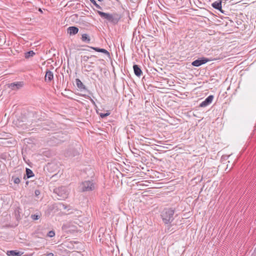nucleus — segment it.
Wrapping results in <instances>:
<instances>
[{
    "label": "nucleus",
    "instance_id": "obj_30",
    "mask_svg": "<svg viewBox=\"0 0 256 256\" xmlns=\"http://www.w3.org/2000/svg\"><path fill=\"white\" fill-rule=\"evenodd\" d=\"M98 0V1H99V2H102V1L103 0Z\"/></svg>",
    "mask_w": 256,
    "mask_h": 256
},
{
    "label": "nucleus",
    "instance_id": "obj_21",
    "mask_svg": "<svg viewBox=\"0 0 256 256\" xmlns=\"http://www.w3.org/2000/svg\"><path fill=\"white\" fill-rule=\"evenodd\" d=\"M12 180H13L14 182L16 184H18L20 182V180L18 177H16L14 176H12Z\"/></svg>",
    "mask_w": 256,
    "mask_h": 256
},
{
    "label": "nucleus",
    "instance_id": "obj_28",
    "mask_svg": "<svg viewBox=\"0 0 256 256\" xmlns=\"http://www.w3.org/2000/svg\"><path fill=\"white\" fill-rule=\"evenodd\" d=\"M91 67H92V66H88V68L90 70V68H91Z\"/></svg>",
    "mask_w": 256,
    "mask_h": 256
},
{
    "label": "nucleus",
    "instance_id": "obj_27",
    "mask_svg": "<svg viewBox=\"0 0 256 256\" xmlns=\"http://www.w3.org/2000/svg\"><path fill=\"white\" fill-rule=\"evenodd\" d=\"M46 256H54V254L52 252L47 254Z\"/></svg>",
    "mask_w": 256,
    "mask_h": 256
},
{
    "label": "nucleus",
    "instance_id": "obj_9",
    "mask_svg": "<svg viewBox=\"0 0 256 256\" xmlns=\"http://www.w3.org/2000/svg\"><path fill=\"white\" fill-rule=\"evenodd\" d=\"M44 78L46 82H50L54 78L53 72L50 70H46Z\"/></svg>",
    "mask_w": 256,
    "mask_h": 256
},
{
    "label": "nucleus",
    "instance_id": "obj_24",
    "mask_svg": "<svg viewBox=\"0 0 256 256\" xmlns=\"http://www.w3.org/2000/svg\"><path fill=\"white\" fill-rule=\"evenodd\" d=\"M110 114V112H106V113H104V114L101 113L100 114V116L102 118H104L106 117L107 116H109Z\"/></svg>",
    "mask_w": 256,
    "mask_h": 256
},
{
    "label": "nucleus",
    "instance_id": "obj_29",
    "mask_svg": "<svg viewBox=\"0 0 256 256\" xmlns=\"http://www.w3.org/2000/svg\"><path fill=\"white\" fill-rule=\"evenodd\" d=\"M92 104H95L94 102L92 100Z\"/></svg>",
    "mask_w": 256,
    "mask_h": 256
},
{
    "label": "nucleus",
    "instance_id": "obj_7",
    "mask_svg": "<svg viewBox=\"0 0 256 256\" xmlns=\"http://www.w3.org/2000/svg\"><path fill=\"white\" fill-rule=\"evenodd\" d=\"M214 96L210 95L208 96L204 101L202 102L200 104V107L204 108L210 104L214 99Z\"/></svg>",
    "mask_w": 256,
    "mask_h": 256
},
{
    "label": "nucleus",
    "instance_id": "obj_18",
    "mask_svg": "<svg viewBox=\"0 0 256 256\" xmlns=\"http://www.w3.org/2000/svg\"><path fill=\"white\" fill-rule=\"evenodd\" d=\"M82 40L87 43H89L90 41V38L88 34H84L82 36Z\"/></svg>",
    "mask_w": 256,
    "mask_h": 256
},
{
    "label": "nucleus",
    "instance_id": "obj_23",
    "mask_svg": "<svg viewBox=\"0 0 256 256\" xmlns=\"http://www.w3.org/2000/svg\"><path fill=\"white\" fill-rule=\"evenodd\" d=\"M54 236H55V232L54 230L50 231L47 234V236L50 238L54 237Z\"/></svg>",
    "mask_w": 256,
    "mask_h": 256
},
{
    "label": "nucleus",
    "instance_id": "obj_12",
    "mask_svg": "<svg viewBox=\"0 0 256 256\" xmlns=\"http://www.w3.org/2000/svg\"><path fill=\"white\" fill-rule=\"evenodd\" d=\"M78 32V28L76 26H70L68 28V32L70 35H74Z\"/></svg>",
    "mask_w": 256,
    "mask_h": 256
},
{
    "label": "nucleus",
    "instance_id": "obj_8",
    "mask_svg": "<svg viewBox=\"0 0 256 256\" xmlns=\"http://www.w3.org/2000/svg\"><path fill=\"white\" fill-rule=\"evenodd\" d=\"M212 6L215 9L218 10L224 13V11L222 8V1L220 0H218L215 1L212 4Z\"/></svg>",
    "mask_w": 256,
    "mask_h": 256
},
{
    "label": "nucleus",
    "instance_id": "obj_13",
    "mask_svg": "<svg viewBox=\"0 0 256 256\" xmlns=\"http://www.w3.org/2000/svg\"><path fill=\"white\" fill-rule=\"evenodd\" d=\"M76 84L77 87L80 90H86V86L83 84V83L82 82V81L76 78Z\"/></svg>",
    "mask_w": 256,
    "mask_h": 256
},
{
    "label": "nucleus",
    "instance_id": "obj_5",
    "mask_svg": "<svg viewBox=\"0 0 256 256\" xmlns=\"http://www.w3.org/2000/svg\"><path fill=\"white\" fill-rule=\"evenodd\" d=\"M24 85L23 82H12L7 84L8 87L12 90H16L22 88Z\"/></svg>",
    "mask_w": 256,
    "mask_h": 256
},
{
    "label": "nucleus",
    "instance_id": "obj_16",
    "mask_svg": "<svg viewBox=\"0 0 256 256\" xmlns=\"http://www.w3.org/2000/svg\"><path fill=\"white\" fill-rule=\"evenodd\" d=\"M42 216V214L40 212H38L34 214H32L30 216V218L34 220H38Z\"/></svg>",
    "mask_w": 256,
    "mask_h": 256
},
{
    "label": "nucleus",
    "instance_id": "obj_25",
    "mask_svg": "<svg viewBox=\"0 0 256 256\" xmlns=\"http://www.w3.org/2000/svg\"><path fill=\"white\" fill-rule=\"evenodd\" d=\"M40 192L38 190H36L34 191V194L36 198H39L38 196H40Z\"/></svg>",
    "mask_w": 256,
    "mask_h": 256
},
{
    "label": "nucleus",
    "instance_id": "obj_22",
    "mask_svg": "<svg viewBox=\"0 0 256 256\" xmlns=\"http://www.w3.org/2000/svg\"><path fill=\"white\" fill-rule=\"evenodd\" d=\"M90 2L98 8L101 10L102 7L98 5L95 0H90Z\"/></svg>",
    "mask_w": 256,
    "mask_h": 256
},
{
    "label": "nucleus",
    "instance_id": "obj_6",
    "mask_svg": "<svg viewBox=\"0 0 256 256\" xmlns=\"http://www.w3.org/2000/svg\"><path fill=\"white\" fill-rule=\"evenodd\" d=\"M209 60L208 58L202 57L193 61L192 63V66L198 67L206 63Z\"/></svg>",
    "mask_w": 256,
    "mask_h": 256
},
{
    "label": "nucleus",
    "instance_id": "obj_17",
    "mask_svg": "<svg viewBox=\"0 0 256 256\" xmlns=\"http://www.w3.org/2000/svg\"><path fill=\"white\" fill-rule=\"evenodd\" d=\"M78 154L79 152L76 150L72 149L68 152L67 154L68 155V156H75L78 155Z\"/></svg>",
    "mask_w": 256,
    "mask_h": 256
},
{
    "label": "nucleus",
    "instance_id": "obj_14",
    "mask_svg": "<svg viewBox=\"0 0 256 256\" xmlns=\"http://www.w3.org/2000/svg\"><path fill=\"white\" fill-rule=\"evenodd\" d=\"M22 252H16V250H9L7 252V254L8 256H21Z\"/></svg>",
    "mask_w": 256,
    "mask_h": 256
},
{
    "label": "nucleus",
    "instance_id": "obj_31",
    "mask_svg": "<svg viewBox=\"0 0 256 256\" xmlns=\"http://www.w3.org/2000/svg\"><path fill=\"white\" fill-rule=\"evenodd\" d=\"M92 56L96 57V56H90V57H92Z\"/></svg>",
    "mask_w": 256,
    "mask_h": 256
},
{
    "label": "nucleus",
    "instance_id": "obj_3",
    "mask_svg": "<svg viewBox=\"0 0 256 256\" xmlns=\"http://www.w3.org/2000/svg\"><path fill=\"white\" fill-rule=\"evenodd\" d=\"M54 192L58 196V198H57L58 199L60 200L66 198L69 194V192L68 188L66 186H61L54 188Z\"/></svg>",
    "mask_w": 256,
    "mask_h": 256
},
{
    "label": "nucleus",
    "instance_id": "obj_26",
    "mask_svg": "<svg viewBox=\"0 0 256 256\" xmlns=\"http://www.w3.org/2000/svg\"><path fill=\"white\" fill-rule=\"evenodd\" d=\"M89 58H90L89 56H84L83 57V60L84 61H87Z\"/></svg>",
    "mask_w": 256,
    "mask_h": 256
},
{
    "label": "nucleus",
    "instance_id": "obj_2",
    "mask_svg": "<svg viewBox=\"0 0 256 256\" xmlns=\"http://www.w3.org/2000/svg\"><path fill=\"white\" fill-rule=\"evenodd\" d=\"M174 210L172 208H165L161 212L160 216L165 224H170L174 220Z\"/></svg>",
    "mask_w": 256,
    "mask_h": 256
},
{
    "label": "nucleus",
    "instance_id": "obj_11",
    "mask_svg": "<svg viewBox=\"0 0 256 256\" xmlns=\"http://www.w3.org/2000/svg\"><path fill=\"white\" fill-rule=\"evenodd\" d=\"M90 48L94 50L95 51H96L97 52H102V53L105 54L108 57H110V52L107 50H106L104 48H99L92 47V46H90Z\"/></svg>",
    "mask_w": 256,
    "mask_h": 256
},
{
    "label": "nucleus",
    "instance_id": "obj_4",
    "mask_svg": "<svg viewBox=\"0 0 256 256\" xmlns=\"http://www.w3.org/2000/svg\"><path fill=\"white\" fill-rule=\"evenodd\" d=\"M78 188L82 192L92 191L95 188V183L93 180H85L80 184Z\"/></svg>",
    "mask_w": 256,
    "mask_h": 256
},
{
    "label": "nucleus",
    "instance_id": "obj_15",
    "mask_svg": "<svg viewBox=\"0 0 256 256\" xmlns=\"http://www.w3.org/2000/svg\"><path fill=\"white\" fill-rule=\"evenodd\" d=\"M168 226L166 228L165 232H166L173 233L175 230L176 228L172 227L173 224H167Z\"/></svg>",
    "mask_w": 256,
    "mask_h": 256
},
{
    "label": "nucleus",
    "instance_id": "obj_1",
    "mask_svg": "<svg viewBox=\"0 0 256 256\" xmlns=\"http://www.w3.org/2000/svg\"><path fill=\"white\" fill-rule=\"evenodd\" d=\"M98 13L101 18L106 19L109 22L114 25L117 24L122 18V15L117 12L110 14L98 11Z\"/></svg>",
    "mask_w": 256,
    "mask_h": 256
},
{
    "label": "nucleus",
    "instance_id": "obj_10",
    "mask_svg": "<svg viewBox=\"0 0 256 256\" xmlns=\"http://www.w3.org/2000/svg\"><path fill=\"white\" fill-rule=\"evenodd\" d=\"M133 69L134 74L140 77L142 74V70L140 68V66L138 64H134L133 66Z\"/></svg>",
    "mask_w": 256,
    "mask_h": 256
},
{
    "label": "nucleus",
    "instance_id": "obj_19",
    "mask_svg": "<svg viewBox=\"0 0 256 256\" xmlns=\"http://www.w3.org/2000/svg\"><path fill=\"white\" fill-rule=\"evenodd\" d=\"M26 176L27 178H30L34 176V174L32 171L30 169L28 168H26Z\"/></svg>",
    "mask_w": 256,
    "mask_h": 256
},
{
    "label": "nucleus",
    "instance_id": "obj_20",
    "mask_svg": "<svg viewBox=\"0 0 256 256\" xmlns=\"http://www.w3.org/2000/svg\"><path fill=\"white\" fill-rule=\"evenodd\" d=\"M34 54L35 53L32 50H30L25 53V58H28L32 56H33Z\"/></svg>",
    "mask_w": 256,
    "mask_h": 256
}]
</instances>
